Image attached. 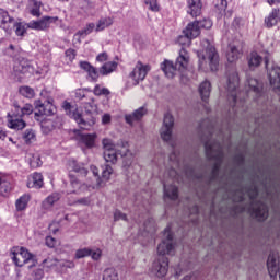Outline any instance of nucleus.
<instances>
[{"label": "nucleus", "mask_w": 280, "mask_h": 280, "mask_svg": "<svg viewBox=\"0 0 280 280\" xmlns=\"http://www.w3.org/2000/svg\"><path fill=\"white\" fill-rule=\"evenodd\" d=\"M77 205H83V207H89V205H91V198L83 197V198L77 200Z\"/></svg>", "instance_id": "nucleus-60"}, {"label": "nucleus", "mask_w": 280, "mask_h": 280, "mask_svg": "<svg viewBox=\"0 0 280 280\" xmlns=\"http://www.w3.org/2000/svg\"><path fill=\"white\" fill-rule=\"evenodd\" d=\"M14 27L16 36H24L25 32H27V28H25V25H23L22 23H15Z\"/></svg>", "instance_id": "nucleus-51"}, {"label": "nucleus", "mask_w": 280, "mask_h": 280, "mask_svg": "<svg viewBox=\"0 0 280 280\" xmlns=\"http://www.w3.org/2000/svg\"><path fill=\"white\" fill-rule=\"evenodd\" d=\"M102 143H103L104 150H115V143H113V140L108 138H104Z\"/></svg>", "instance_id": "nucleus-52"}, {"label": "nucleus", "mask_w": 280, "mask_h": 280, "mask_svg": "<svg viewBox=\"0 0 280 280\" xmlns=\"http://www.w3.org/2000/svg\"><path fill=\"white\" fill-rule=\"evenodd\" d=\"M280 22V10L272 9L267 18H265L266 27H275Z\"/></svg>", "instance_id": "nucleus-22"}, {"label": "nucleus", "mask_w": 280, "mask_h": 280, "mask_svg": "<svg viewBox=\"0 0 280 280\" xmlns=\"http://www.w3.org/2000/svg\"><path fill=\"white\" fill-rule=\"evenodd\" d=\"M234 161H235V163H237L238 165H244L245 159H244V156H243L242 154H237V155H235Z\"/></svg>", "instance_id": "nucleus-62"}, {"label": "nucleus", "mask_w": 280, "mask_h": 280, "mask_svg": "<svg viewBox=\"0 0 280 280\" xmlns=\"http://www.w3.org/2000/svg\"><path fill=\"white\" fill-rule=\"evenodd\" d=\"M207 47L203 52H198L199 58V69L205 71V65H209L211 71H218L220 65V56L215 50V47L209 44V40H206Z\"/></svg>", "instance_id": "nucleus-8"}, {"label": "nucleus", "mask_w": 280, "mask_h": 280, "mask_svg": "<svg viewBox=\"0 0 280 280\" xmlns=\"http://www.w3.org/2000/svg\"><path fill=\"white\" fill-rule=\"evenodd\" d=\"M35 108L36 112L35 115H45L46 117H51V115H56V105H54V98H49L48 101L38 100L35 101Z\"/></svg>", "instance_id": "nucleus-14"}, {"label": "nucleus", "mask_w": 280, "mask_h": 280, "mask_svg": "<svg viewBox=\"0 0 280 280\" xmlns=\"http://www.w3.org/2000/svg\"><path fill=\"white\" fill-rule=\"evenodd\" d=\"M244 188L240 187L235 192H234V197L233 200L234 202H244Z\"/></svg>", "instance_id": "nucleus-49"}, {"label": "nucleus", "mask_w": 280, "mask_h": 280, "mask_svg": "<svg viewBox=\"0 0 280 280\" xmlns=\"http://www.w3.org/2000/svg\"><path fill=\"white\" fill-rule=\"evenodd\" d=\"M69 167L72 172H75V174H80L81 176H86L89 174V170L84 166L83 163H79L75 160L69 161Z\"/></svg>", "instance_id": "nucleus-24"}, {"label": "nucleus", "mask_w": 280, "mask_h": 280, "mask_svg": "<svg viewBox=\"0 0 280 280\" xmlns=\"http://www.w3.org/2000/svg\"><path fill=\"white\" fill-rule=\"evenodd\" d=\"M10 257L18 268H23L25 264H30L34 259V255L25 247H14L11 249Z\"/></svg>", "instance_id": "nucleus-10"}, {"label": "nucleus", "mask_w": 280, "mask_h": 280, "mask_svg": "<svg viewBox=\"0 0 280 280\" xmlns=\"http://www.w3.org/2000/svg\"><path fill=\"white\" fill-rule=\"evenodd\" d=\"M247 84L249 89L246 92V97L254 95L255 102H262V100H266V95H264V91L261 90V84L257 79L247 80Z\"/></svg>", "instance_id": "nucleus-15"}, {"label": "nucleus", "mask_w": 280, "mask_h": 280, "mask_svg": "<svg viewBox=\"0 0 280 280\" xmlns=\"http://www.w3.org/2000/svg\"><path fill=\"white\" fill-rule=\"evenodd\" d=\"M247 195L249 196L250 206L249 213L255 215L259 222H264L268 218V205L264 201H257V196H259V188L257 186L252 185L247 189Z\"/></svg>", "instance_id": "nucleus-6"}, {"label": "nucleus", "mask_w": 280, "mask_h": 280, "mask_svg": "<svg viewBox=\"0 0 280 280\" xmlns=\"http://www.w3.org/2000/svg\"><path fill=\"white\" fill-rule=\"evenodd\" d=\"M187 12L190 16H200L202 14V2L200 0H187Z\"/></svg>", "instance_id": "nucleus-18"}, {"label": "nucleus", "mask_w": 280, "mask_h": 280, "mask_svg": "<svg viewBox=\"0 0 280 280\" xmlns=\"http://www.w3.org/2000/svg\"><path fill=\"white\" fill-rule=\"evenodd\" d=\"M30 202V195H23L15 201V207L18 211H25Z\"/></svg>", "instance_id": "nucleus-32"}, {"label": "nucleus", "mask_w": 280, "mask_h": 280, "mask_svg": "<svg viewBox=\"0 0 280 280\" xmlns=\"http://www.w3.org/2000/svg\"><path fill=\"white\" fill-rule=\"evenodd\" d=\"M246 25V21L242 18H236L232 22V27L236 31L240 32V30H244Z\"/></svg>", "instance_id": "nucleus-43"}, {"label": "nucleus", "mask_w": 280, "mask_h": 280, "mask_svg": "<svg viewBox=\"0 0 280 280\" xmlns=\"http://www.w3.org/2000/svg\"><path fill=\"white\" fill-rule=\"evenodd\" d=\"M65 54H66V58H68L70 62H73V60H75V56H77L75 49L69 48L66 50Z\"/></svg>", "instance_id": "nucleus-57"}, {"label": "nucleus", "mask_w": 280, "mask_h": 280, "mask_svg": "<svg viewBox=\"0 0 280 280\" xmlns=\"http://www.w3.org/2000/svg\"><path fill=\"white\" fill-rule=\"evenodd\" d=\"M229 5V2L226 0H217L215 7L220 12H224Z\"/></svg>", "instance_id": "nucleus-55"}, {"label": "nucleus", "mask_w": 280, "mask_h": 280, "mask_svg": "<svg viewBox=\"0 0 280 280\" xmlns=\"http://www.w3.org/2000/svg\"><path fill=\"white\" fill-rule=\"evenodd\" d=\"M56 244H58V241H56V238H54L52 236L46 237V246H48V248H56Z\"/></svg>", "instance_id": "nucleus-58"}, {"label": "nucleus", "mask_w": 280, "mask_h": 280, "mask_svg": "<svg viewBox=\"0 0 280 280\" xmlns=\"http://www.w3.org/2000/svg\"><path fill=\"white\" fill-rule=\"evenodd\" d=\"M103 280H119V273L115 268H107L103 271Z\"/></svg>", "instance_id": "nucleus-34"}, {"label": "nucleus", "mask_w": 280, "mask_h": 280, "mask_svg": "<svg viewBox=\"0 0 280 280\" xmlns=\"http://www.w3.org/2000/svg\"><path fill=\"white\" fill-rule=\"evenodd\" d=\"M90 170L96 179V187H104V183L102 182V178L100 177V168H97V166H95V165H92L90 167Z\"/></svg>", "instance_id": "nucleus-42"}, {"label": "nucleus", "mask_w": 280, "mask_h": 280, "mask_svg": "<svg viewBox=\"0 0 280 280\" xmlns=\"http://www.w3.org/2000/svg\"><path fill=\"white\" fill-rule=\"evenodd\" d=\"M240 49H237V46H230V50L226 54V58L229 62H237L240 60Z\"/></svg>", "instance_id": "nucleus-31"}, {"label": "nucleus", "mask_w": 280, "mask_h": 280, "mask_svg": "<svg viewBox=\"0 0 280 280\" xmlns=\"http://www.w3.org/2000/svg\"><path fill=\"white\" fill-rule=\"evenodd\" d=\"M108 60V52H101L96 56V62H106Z\"/></svg>", "instance_id": "nucleus-59"}, {"label": "nucleus", "mask_w": 280, "mask_h": 280, "mask_svg": "<svg viewBox=\"0 0 280 280\" xmlns=\"http://www.w3.org/2000/svg\"><path fill=\"white\" fill-rule=\"evenodd\" d=\"M114 220H115V222H118V220H124L125 222H128V217L126 215V213H124L119 210H116L114 212Z\"/></svg>", "instance_id": "nucleus-53"}, {"label": "nucleus", "mask_w": 280, "mask_h": 280, "mask_svg": "<svg viewBox=\"0 0 280 280\" xmlns=\"http://www.w3.org/2000/svg\"><path fill=\"white\" fill-rule=\"evenodd\" d=\"M94 95L96 96H101V95H110V90L106 89V88H102L98 84L95 85L94 90H93Z\"/></svg>", "instance_id": "nucleus-46"}, {"label": "nucleus", "mask_w": 280, "mask_h": 280, "mask_svg": "<svg viewBox=\"0 0 280 280\" xmlns=\"http://www.w3.org/2000/svg\"><path fill=\"white\" fill-rule=\"evenodd\" d=\"M199 25V30H211L213 27V22L209 19H203L201 21H197Z\"/></svg>", "instance_id": "nucleus-48"}, {"label": "nucleus", "mask_w": 280, "mask_h": 280, "mask_svg": "<svg viewBox=\"0 0 280 280\" xmlns=\"http://www.w3.org/2000/svg\"><path fill=\"white\" fill-rule=\"evenodd\" d=\"M145 5H149L151 12H160L161 7L159 5L158 0H144Z\"/></svg>", "instance_id": "nucleus-45"}, {"label": "nucleus", "mask_w": 280, "mask_h": 280, "mask_svg": "<svg viewBox=\"0 0 280 280\" xmlns=\"http://www.w3.org/2000/svg\"><path fill=\"white\" fill-rule=\"evenodd\" d=\"M62 108L66 115L71 119H74L82 130H91V128L95 126V117H93V114H83L82 110L78 108V105H71V103L65 101L62 103Z\"/></svg>", "instance_id": "nucleus-5"}, {"label": "nucleus", "mask_w": 280, "mask_h": 280, "mask_svg": "<svg viewBox=\"0 0 280 280\" xmlns=\"http://www.w3.org/2000/svg\"><path fill=\"white\" fill-rule=\"evenodd\" d=\"M10 23H14V18L10 16L5 9H0V27L5 30Z\"/></svg>", "instance_id": "nucleus-30"}, {"label": "nucleus", "mask_w": 280, "mask_h": 280, "mask_svg": "<svg viewBox=\"0 0 280 280\" xmlns=\"http://www.w3.org/2000/svg\"><path fill=\"white\" fill-rule=\"evenodd\" d=\"M117 67H119V63L116 61H108L105 62L101 68H100V73L101 75H110V73H114V71H117Z\"/></svg>", "instance_id": "nucleus-28"}, {"label": "nucleus", "mask_w": 280, "mask_h": 280, "mask_svg": "<svg viewBox=\"0 0 280 280\" xmlns=\"http://www.w3.org/2000/svg\"><path fill=\"white\" fill-rule=\"evenodd\" d=\"M110 25H113V18H103L96 25V32H102L106 30V27H110Z\"/></svg>", "instance_id": "nucleus-37"}, {"label": "nucleus", "mask_w": 280, "mask_h": 280, "mask_svg": "<svg viewBox=\"0 0 280 280\" xmlns=\"http://www.w3.org/2000/svg\"><path fill=\"white\" fill-rule=\"evenodd\" d=\"M120 156H122V165L124 167H130L132 165V153H130V150L122 148V151L120 152Z\"/></svg>", "instance_id": "nucleus-33"}, {"label": "nucleus", "mask_w": 280, "mask_h": 280, "mask_svg": "<svg viewBox=\"0 0 280 280\" xmlns=\"http://www.w3.org/2000/svg\"><path fill=\"white\" fill-rule=\"evenodd\" d=\"M173 129H174V116H172L171 114H165L160 135H161V139H163V141H165L166 143H170L172 148L175 147L174 141H172Z\"/></svg>", "instance_id": "nucleus-12"}, {"label": "nucleus", "mask_w": 280, "mask_h": 280, "mask_svg": "<svg viewBox=\"0 0 280 280\" xmlns=\"http://www.w3.org/2000/svg\"><path fill=\"white\" fill-rule=\"evenodd\" d=\"M40 8H43V2L38 0H30L28 12L32 16L40 18Z\"/></svg>", "instance_id": "nucleus-29"}, {"label": "nucleus", "mask_w": 280, "mask_h": 280, "mask_svg": "<svg viewBox=\"0 0 280 280\" xmlns=\"http://www.w3.org/2000/svg\"><path fill=\"white\" fill-rule=\"evenodd\" d=\"M200 128H205V130H207L209 135H213V128H215V125L213 124V121L207 118L201 121Z\"/></svg>", "instance_id": "nucleus-41"}, {"label": "nucleus", "mask_w": 280, "mask_h": 280, "mask_svg": "<svg viewBox=\"0 0 280 280\" xmlns=\"http://www.w3.org/2000/svg\"><path fill=\"white\" fill-rule=\"evenodd\" d=\"M176 253V245L174 244V233L172 226L167 225L164 230V238L158 245V254L160 257L152 265L153 275L160 279L167 275L170 270V259L165 255H174Z\"/></svg>", "instance_id": "nucleus-1"}, {"label": "nucleus", "mask_w": 280, "mask_h": 280, "mask_svg": "<svg viewBox=\"0 0 280 280\" xmlns=\"http://www.w3.org/2000/svg\"><path fill=\"white\" fill-rule=\"evenodd\" d=\"M22 139L25 143H33V141H36V132L33 129H26L23 132Z\"/></svg>", "instance_id": "nucleus-40"}, {"label": "nucleus", "mask_w": 280, "mask_h": 280, "mask_svg": "<svg viewBox=\"0 0 280 280\" xmlns=\"http://www.w3.org/2000/svg\"><path fill=\"white\" fill-rule=\"evenodd\" d=\"M25 159L32 170H36L43 165V160H40L38 152H28Z\"/></svg>", "instance_id": "nucleus-21"}, {"label": "nucleus", "mask_w": 280, "mask_h": 280, "mask_svg": "<svg viewBox=\"0 0 280 280\" xmlns=\"http://www.w3.org/2000/svg\"><path fill=\"white\" fill-rule=\"evenodd\" d=\"M95 139H97V133H84L79 137V143L88 149L95 148Z\"/></svg>", "instance_id": "nucleus-20"}, {"label": "nucleus", "mask_w": 280, "mask_h": 280, "mask_svg": "<svg viewBox=\"0 0 280 280\" xmlns=\"http://www.w3.org/2000/svg\"><path fill=\"white\" fill-rule=\"evenodd\" d=\"M272 48H267L262 51H260L261 55L257 51H252L247 56L248 67L249 69H257L261 62H265V67L268 70V65L270 62V56H272Z\"/></svg>", "instance_id": "nucleus-9"}, {"label": "nucleus", "mask_w": 280, "mask_h": 280, "mask_svg": "<svg viewBox=\"0 0 280 280\" xmlns=\"http://www.w3.org/2000/svg\"><path fill=\"white\" fill-rule=\"evenodd\" d=\"M91 248H81L75 252L74 258L84 259V257H91Z\"/></svg>", "instance_id": "nucleus-44"}, {"label": "nucleus", "mask_w": 280, "mask_h": 280, "mask_svg": "<svg viewBox=\"0 0 280 280\" xmlns=\"http://www.w3.org/2000/svg\"><path fill=\"white\" fill-rule=\"evenodd\" d=\"M167 198L168 200H178V187L164 184V200H167Z\"/></svg>", "instance_id": "nucleus-27"}, {"label": "nucleus", "mask_w": 280, "mask_h": 280, "mask_svg": "<svg viewBox=\"0 0 280 280\" xmlns=\"http://www.w3.org/2000/svg\"><path fill=\"white\" fill-rule=\"evenodd\" d=\"M104 159L106 163H117V151L115 149L105 150Z\"/></svg>", "instance_id": "nucleus-36"}, {"label": "nucleus", "mask_w": 280, "mask_h": 280, "mask_svg": "<svg viewBox=\"0 0 280 280\" xmlns=\"http://www.w3.org/2000/svg\"><path fill=\"white\" fill-rule=\"evenodd\" d=\"M112 174H113V166L105 165V167L103 168L102 178H101V180L103 182V187L104 185H106V183H108V180H110Z\"/></svg>", "instance_id": "nucleus-38"}, {"label": "nucleus", "mask_w": 280, "mask_h": 280, "mask_svg": "<svg viewBox=\"0 0 280 280\" xmlns=\"http://www.w3.org/2000/svg\"><path fill=\"white\" fill-rule=\"evenodd\" d=\"M43 277H45V271H43V269H35L32 272L33 280H40V279H43Z\"/></svg>", "instance_id": "nucleus-54"}, {"label": "nucleus", "mask_w": 280, "mask_h": 280, "mask_svg": "<svg viewBox=\"0 0 280 280\" xmlns=\"http://www.w3.org/2000/svg\"><path fill=\"white\" fill-rule=\"evenodd\" d=\"M34 113V106L32 104H25L23 107L14 104V112L8 114V128L11 130H23L27 126V122L23 120L25 115H32Z\"/></svg>", "instance_id": "nucleus-7"}, {"label": "nucleus", "mask_w": 280, "mask_h": 280, "mask_svg": "<svg viewBox=\"0 0 280 280\" xmlns=\"http://www.w3.org/2000/svg\"><path fill=\"white\" fill-rule=\"evenodd\" d=\"M88 74L92 82H97V80L100 78V72L97 71V68L92 66L91 70L88 72Z\"/></svg>", "instance_id": "nucleus-50"}, {"label": "nucleus", "mask_w": 280, "mask_h": 280, "mask_svg": "<svg viewBox=\"0 0 280 280\" xmlns=\"http://www.w3.org/2000/svg\"><path fill=\"white\" fill-rule=\"evenodd\" d=\"M60 21L58 16H49L45 15L40 20L31 21L27 23L28 30H36L37 32H45L51 27V25H56Z\"/></svg>", "instance_id": "nucleus-11"}, {"label": "nucleus", "mask_w": 280, "mask_h": 280, "mask_svg": "<svg viewBox=\"0 0 280 280\" xmlns=\"http://www.w3.org/2000/svg\"><path fill=\"white\" fill-rule=\"evenodd\" d=\"M205 150L207 160L214 162L210 180H218V176H220V167H222V162L224 161L222 143L219 141L208 140L205 142Z\"/></svg>", "instance_id": "nucleus-4"}, {"label": "nucleus", "mask_w": 280, "mask_h": 280, "mask_svg": "<svg viewBox=\"0 0 280 280\" xmlns=\"http://www.w3.org/2000/svg\"><path fill=\"white\" fill-rule=\"evenodd\" d=\"M149 71L150 65H143V62L138 61L133 70L129 73V78H131L133 86H137V84L140 82H143Z\"/></svg>", "instance_id": "nucleus-13"}, {"label": "nucleus", "mask_w": 280, "mask_h": 280, "mask_svg": "<svg viewBox=\"0 0 280 280\" xmlns=\"http://www.w3.org/2000/svg\"><path fill=\"white\" fill-rule=\"evenodd\" d=\"M199 94L202 102H209V96L211 95V82L203 81L199 85Z\"/></svg>", "instance_id": "nucleus-25"}, {"label": "nucleus", "mask_w": 280, "mask_h": 280, "mask_svg": "<svg viewBox=\"0 0 280 280\" xmlns=\"http://www.w3.org/2000/svg\"><path fill=\"white\" fill-rule=\"evenodd\" d=\"M5 137H8V135L5 133V130H3V128L0 127V139H1V141H5Z\"/></svg>", "instance_id": "nucleus-64"}, {"label": "nucleus", "mask_w": 280, "mask_h": 280, "mask_svg": "<svg viewBox=\"0 0 280 280\" xmlns=\"http://www.w3.org/2000/svg\"><path fill=\"white\" fill-rule=\"evenodd\" d=\"M95 30V23H90L85 26V28L78 32L79 36H89Z\"/></svg>", "instance_id": "nucleus-47"}, {"label": "nucleus", "mask_w": 280, "mask_h": 280, "mask_svg": "<svg viewBox=\"0 0 280 280\" xmlns=\"http://www.w3.org/2000/svg\"><path fill=\"white\" fill-rule=\"evenodd\" d=\"M184 34L190 39L198 38V36H200V26L198 25V21L188 24Z\"/></svg>", "instance_id": "nucleus-23"}, {"label": "nucleus", "mask_w": 280, "mask_h": 280, "mask_svg": "<svg viewBox=\"0 0 280 280\" xmlns=\"http://www.w3.org/2000/svg\"><path fill=\"white\" fill-rule=\"evenodd\" d=\"M69 178H70V185L73 189L72 191H70V194H79L80 189H82V183H80L78 177H75L73 174H70Z\"/></svg>", "instance_id": "nucleus-35"}, {"label": "nucleus", "mask_w": 280, "mask_h": 280, "mask_svg": "<svg viewBox=\"0 0 280 280\" xmlns=\"http://www.w3.org/2000/svg\"><path fill=\"white\" fill-rule=\"evenodd\" d=\"M177 43L178 45H182V49L179 50L175 65L170 60H164L161 65V69L164 71L166 78H174L176 75V71L183 73V71H186L187 67H189V52L185 47H189L191 45V39L189 36L184 34L178 37Z\"/></svg>", "instance_id": "nucleus-2"}, {"label": "nucleus", "mask_w": 280, "mask_h": 280, "mask_svg": "<svg viewBox=\"0 0 280 280\" xmlns=\"http://www.w3.org/2000/svg\"><path fill=\"white\" fill-rule=\"evenodd\" d=\"M58 200H60V194L59 192H52L51 195H49L43 202H42V207L43 209H45L46 211H49V209H51L54 207V205L56 202H58Z\"/></svg>", "instance_id": "nucleus-26"}, {"label": "nucleus", "mask_w": 280, "mask_h": 280, "mask_svg": "<svg viewBox=\"0 0 280 280\" xmlns=\"http://www.w3.org/2000/svg\"><path fill=\"white\" fill-rule=\"evenodd\" d=\"M110 122V114H105L102 117V124L106 125Z\"/></svg>", "instance_id": "nucleus-63"}, {"label": "nucleus", "mask_w": 280, "mask_h": 280, "mask_svg": "<svg viewBox=\"0 0 280 280\" xmlns=\"http://www.w3.org/2000/svg\"><path fill=\"white\" fill-rule=\"evenodd\" d=\"M148 113V109L145 107H140L136 109L132 114L125 116V121L129 124V126H132L135 121H141L143 119V116Z\"/></svg>", "instance_id": "nucleus-19"}, {"label": "nucleus", "mask_w": 280, "mask_h": 280, "mask_svg": "<svg viewBox=\"0 0 280 280\" xmlns=\"http://www.w3.org/2000/svg\"><path fill=\"white\" fill-rule=\"evenodd\" d=\"M45 185L44 177L42 173L35 172L31 175L27 182V187L30 189H43Z\"/></svg>", "instance_id": "nucleus-17"}, {"label": "nucleus", "mask_w": 280, "mask_h": 280, "mask_svg": "<svg viewBox=\"0 0 280 280\" xmlns=\"http://www.w3.org/2000/svg\"><path fill=\"white\" fill-rule=\"evenodd\" d=\"M226 91H228V101L230 102V106H232V110L234 113H241L240 108H244V102L246 98H241L242 92H238L240 89V74L237 73V69L235 67H228L226 71Z\"/></svg>", "instance_id": "nucleus-3"}, {"label": "nucleus", "mask_w": 280, "mask_h": 280, "mask_svg": "<svg viewBox=\"0 0 280 280\" xmlns=\"http://www.w3.org/2000/svg\"><path fill=\"white\" fill-rule=\"evenodd\" d=\"M79 65L83 71H86V73H89V71L93 68V66H91V63L88 61H81Z\"/></svg>", "instance_id": "nucleus-61"}, {"label": "nucleus", "mask_w": 280, "mask_h": 280, "mask_svg": "<svg viewBox=\"0 0 280 280\" xmlns=\"http://www.w3.org/2000/svg\"><path fill=\"white\" fill-rule=\"evenodd\" d=\"M20 94H22L23 97H26L27 100H32L36 93L34 92V89L23 85L20 88Z\"/></svg>", "instance_id": "nucleus-39"}, {"label": "nucleus", "mask_w": 280, "mask_h": 280, "mask_svg": "<svg viewBox=\"0 0 280 280\" xmlns=\"http://www.w3.org/2000/svg\"><path fill=\"white\" fill-rule=\"evenodd\" d=\"M90 257L94 259V261H97L102 258V249L96 248L95 250L91 249Z\"/></svg>", "instance_id": "nucleus-56"}, {"label": "nucleus", "mask_w": 280, "mask_h": 280, "mask_svg": "<svg viewBox=\"0 0 280 280\" xmlns=\"http://www.w3.org/2000/svg\"><path fill=\"white\" fill-rule=\"evenodd\" d=\"M13 190L12 176L0 173V196L8 198Z\"/></svg>", "instance_id": "nucleus-16"}]
</instances>
